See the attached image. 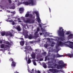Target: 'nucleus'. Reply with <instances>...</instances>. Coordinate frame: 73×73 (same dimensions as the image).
I'll return each mask as SVG.
<instances>
[{"label": "nucleus", "instance_id": "13", "mask_svg": "<svg viewBox=\"0 0 73 73\" xmlns=\"http://www.w3.org/2000/svg\"><path fill=\"white\" fill-rule=\"evenodd\" d=\"M8 47H9V46L4 44H2L0 46L1 48L5 49V48H8Z\"/></svg>", "mask_w": 73, "mask_h": 73}, {"label": "nucleus", "instance_id": "31", "mask_svg": "<svg viewBox=\"0 0 73 73\" xmlns=\"http://www.w3.org/2000/svg\"><path fill=\"white\" fill-rule=\"evenodd\" d=\"M44 46L45 48H46L48 46V44H45L44 45Z\"/></svg>", "mask_w": 73, "mask_h": 73}, {"label": "nucleus", "instance_id": "5", "mask_svg": "<svg viewBox=\"0 0 73 73\" xmlns=\"http://www.w3.org/2000/svg\"><path fill=\"white\" fill-rule=\"evenodd\" d=\"M33 50V49L31 48V47L29 46L25 47V48H24L23 50L25 52L26 54H27V53H29V50Z\"/></svg>", "mask_w": 73, "mask_h": 73}, {"label": "nucleus", "instance_id": "55", "mask_svg": "<svg viewBox=\"0 0 73 73\" xmlns=\"http://www.w3.org/2000/svg\"><path fill=\"white\" fill-rule=\"evenodd\" d=\"M20 39H21V40H24V39L23 38H20Z\"/></svg>", "mask_w": 73, "mask_h": 73}, {"label": "nucleus", "instance_id": "28", "mask_svg": "<svg viewBox=\"0 0 73 73\" xmlns=\"http://www.w3.org/2000/svg\"><path fill=\"white\" fill-rule=\"evenodd\" d=\"M44 64L43 65V67L45 69L46 68V65L45 64V63H43Z\"/></svg>", "mask_w": 73, "mask_h": 73}, {"label": "nucleus", "instance_id": "22", "mask_svg": "<svg viewBox=\"0 0 73 73\" xmlns=\"http://www.w3.org/2000/svg\"><path fill=\"white\" fill-rule=\"evenodd\" d=\"M6 32L5 31H3L1 33V35L2 36H4V35H5Z\"/></svg>", "mask_w": 73, "mask_h": 73}, {"label": "nucleus", "instance_id": "9", "mask_svg": "<svg viewBox=\"0 0 73 73\" xmlns=\"http://www.w3.org/2000/svg\"><path fill=\"white\" fill-rule=\"evenodd\" d=\"M34 13H35L36 15V19L37 20L38 23H41V20H40V17H39V14H38V12L34 11Z\"/></svg>", "mask_w": 73, "mask_h": 73}, {"label": "nucleus", "instance_id": "12", "mask_svg": "<svg viewBox=\"0 0 73 73\" xmlns=\"http://www.w3.org/2000/svg\"><path fill=\"white\" fill-rule=\"evenodd\" d=\"M4 43V44H7V45H11L10 43H9V42L8 41H5V40H3L2 39V40H0V44H2V43Z\"/></svg>", "mask_w": 73, "mask_h": 73}, {"label": "nucleus", "instance_id": "48", "mask_svg": "<svg viewBox=\"0 0 73 73\" xmlns=\"http://www.w3.org/2000/svg\"><path fill=\"white\" fill-rule=\"evenodd\" d=\"M37 73H41V72H40V71L38 70L37 71Z\"/></svg>", "mask_w": 73, "mask_h": 73}, {"label": "nucleus", "instance_id": "54", "mask_svg": "<svg viewBox=\"0 0 73 73\" xmlns=\"http://www.w3.org/2000/svg\"><path fill=\"white\" fill-rule=\"evenodd\" d=\"M43 54H46V53L44 52V53H43Z\"/></svg>", "mask_w": 73, "mask_h": 73}, {"label": "nucleus", "instance_id": "40", "mask_svg": "<svg viewBox=\"0 0 73 73\" xmlns=\"http://www.w3.org/2000/svg\"><path fill=\"white\" fill-rule=\"evenodd\" d=\"M10 42H11V44L10 43H9V44H10V45H12V44H13V42H12V41H10Z\"/></svg>", "mask_w": 73, "mask_h": 73}, {"label": "nucleus", "instance_id": "29", "mask_svg": "<svg viewBox=\"0 0 73 73\" xmlns=\"http://www.w3.org/2000/svg\"><path fill=\"white\" fill-rule=\"evenodd\" d=\"M38 25L40 27V28H41H41H42L43 31H44V30H45V29H42V27H42V26H41V24H39Z\"/></svg>", "mask_w": 73, "mask_h": 73}, {"label": "nucleus", "instance_id": "46", "mask_svg": "<svg viewBox=\"0 0 73 73\" xmlns=\"http://www.w3.org/2000/svg\"><path fill=\"white\" fill-rule=\"evenodd\" d=\"M28 71L29 72H31V71H30L29 69V67H28Z\"/></svg>", "mask_w": 73, "mask_h": 73}, {"label": "nucleus", "instance_id": "64", "mask_svg": "<svg viewBox=\"0 0 73 73\" xmlns=\"http://www.w3.org/2000/svg\"><path fill=\"white\" fill-rule=\"evenodd\" d=\"M30 42V43H32V42H32V41H31V42Z\"/></svg>", "mask_w": 73, "mask_h": 73}, {"label": "nucleus", "instance_id": "61", "mask_svg": "<svg viewBox=\"0 0 73 73\" xmlns=\"http://www.w3.org/2000/svg\"><path fill=\"white\" fill-rule=\"evenodd\" d=\"M52 40H54V39L53 38H51Z\"/></svg>", "mask_w": 73, "mask_h": 73}, {"label": "nucleus", "instance_id": "3", "mask_svg": "<svg viewBox=\"0 0 73 73\" xmlns=\"http://www.w3.org/2000/svg\"><path fill=\"white\" fill-rule=\"evenodd\" d=\"M59 62V60L57 59L53 58V60L49 61L48 62V68H49V66H54L55 64H58Z\"/></svg>", "mask_w": 73, "mask_h": 73}, {"label": "nucleus", "instance_id": "50", "mask_svg": "<svg viewBox=\"0 0 73 73\" xmlns=\"http://www.w3.org/2000/svg\"><path fill=\"white\" fill-rule=\"evenodd\" d=\"M28 42H26V45H28Z\"/></svg>", "mask_w": 73, "mask_h": 73}, {"label": "nucleus", "instance_id": "24", "mask_svg": "<svg viewBox=\"0 0 73 73\" xmlns=\"http://www.w3.org/2000/svg\"><path fill=\"white\" fill-rule=\"evenodd\" d=\"M55 45V43L54 42H52L51 44L50 45V46L53 47L54 46V45Z\"/></svg>", "mask_w": 73, "mask_h": 73}, {"label": "nucleus", "instance_id": "53", "mask_svg": "<svg viewBox=\"0 0 73 73\" xmlns=\"http://www.w3.org/2000/svg\"><path fill=\"white\" fill-rule=\"evenodd\" d=\"M19 23H21L22 22L21 21H18Z\"/></svg>", "mask_w": 73, "mask_h": 73}, {"label": "nucleus", "instance_id": "26", "mask_svg": "<svg viewBox=\"0 0 73 73\" xmlns=\"http://www.w3.org/2000/svg\"><path fill=\"white\" fill-rule=\"evenodd\" d=\"M67 56H69V57L70 58H71V57H73V55L72 54H67Z\"/></svg>", "mask_w": 73, "mask_h": 73}, {"label": "nucleus", "instance_id": "1", "mask_svg": "<svg viewBox=\"0 0 73 73\" xmlns=\"http://www.w3.org/2000/svg\"><path fill=\"white\" fill-rule=\"evenodd\" d=\"M23 34L25 38H28L29 39H32V38L36 39V38L39 37V35L38 33L40 31V28H39L38 27H37L36 28V31L34 34V36H33L31 34L29 36L28 35V31L24 30V29H23Z\"/></svg>", "mask_w": 73, "mask_h": 73}, {"label": "nucleus", "instance_id": "62", "mask_svg": "<svg viewBox=\"0 0 73 73\" xmlns=\"http://www.w3.org/2000/svg\"><path fill=\"white\" fill-rule=\"evenodd\" d=\"M6 21H7V22H9V21H8V20H6Z\"/></svg>", "mask_w": 73, "mask_h": 73}, {"label": "nucleus", "instance_id": "20", "mask_svg": "<svg viewBox=\"0 0 73 73\" xmlns=\"http://www.w3.org/2000/svg\"><path fill=\"white\" fill-rule=\"evenodd\" d=\"M11 7H10L9 8L10 9H14L15 8V4L13 3V5H12Z\"/></svg>", "mask_w": 73, "mask_h": 73}, {"label": "nucleus", "instance_id": "51", "mask_svg": "<svg viewBox=\"0 0 73 73\" xmlns=\"http://www.w3.org/2000/svg\"><path fill=\"white\" fill-rule=\"evenodd\" d=\"M15 73H19V72H17V71H15V72H14Z\"/></svg>", "mask_w": 73, "mask_h": 73}, {"label": "nucleus", "instance_id": "30", "mask_svg": "<svg viewBox=\"0 0 73 73\" xmlns=\"http://www.w3.org/2000/svg\"><path fill=\"white\" fill-rule=\"evenodd\" d=\"M31 62V59H29L27 62V63L28 64H30Z\"/></svg>", "mask_w": 73, "mask_h": 73}, {"label": "nucleus", "instance_id": "16", "mask_svg": "<svg viewBox=\"0 0 73 73\" xmlns=\"http://www.w3.org/2000/svg\"><path fill=\"white\" fill-rule=\"evenodd\" d=\"M15 28L18 31H21V28H20V27L19 26H17Z\"/></svg>", "mask_w": 73, "mask_h": 73}, {"label": "nucleus", "instance_id": "32", "mask_svg": "<svg viewBox=\"0 0 73 73\" xmlns=\"http://www.w3.org/2000/svg\"><path fill=\"white\" fill-rule=\"evenodd\" d=\"M58 73L60 72L61 73H61H63V72H64V71H63V70H58Z\"/></svg>", "mask_w": 73, "mask_h": 73}, {"label": "nucleus", "instance_id": "42", "mask_svg": "<svg viewBox=\"0 0 73 73\" xmlns=\"http://www.w3.org/2000/svg\"><path fill=\"white\" fill-rule=\"evenodd\" d=\"M10 3H11L12 1L11 0H8Z\"/></svg>", "mask_w": 73, "mask_h": 73}, {"label": "nucleus", "instance_id": "15", "mask_svg": "<svg viewBox=\"0 0 73 73\" xmlns=\"http://www.w3.org/2000/svg\"><path fill=\"white\" fill-rule=\"evenodd\" d=\"M68 39H71L73 37V34H70L68 36Z\"/></svg>", "mask_w": 73, "mask_h": 73}, {"label": "nucleus", "instance_id": "14", "mask_svg": "<svg viewBox=\"0 0 73 73\" xmlns=\"http://www.w3.org/2000/svg\"><path fill=\"white\" fill-rule=\"evenodd\" d=\"M31 56L32 57V58H33V59H35V58H36V53H34L33 51L31 54Z\"/></svg>", "mask_w": 73, "mask_h": 73}, {"label": "nucleus", "instance_id": "63", "mask_svg": "<svg viewBox=\"0 0 73 73\" xmlns=\"http://www.w3.org/2000/svg\"><path fill=\"white\" fill-rule=\"evenodd\" d=\"M3 49H0V51H2Z\"/></svg>", "mask_w": 73, "mask_h": 73}, {"label": "nucleus", "instance_id": "10", "mask_svg": "<svg viewBox=\"0 0 73 73\" xmlns=\"http://www.w3.org/2000/svg\"><path fill=\"white\" fill-rule=\"evenodd\" d=\"M44 31H42V28H41V31L42 32L43 35H44V37H46V36H49V35H52V33L50 34L49 33H48L46 32V31L45 30H43Z\"/></svg>", "mask_w": 73, "mask_h": 73}, {"label": "nucleus", "instance_id": "2", "mask_svg": "<svg viewBox=\"0 0 73 73\" xmlns=\"http://www.w3.org/2000/svg\"><path fill=\"white\" fill-rule=\"evenodd\" d=\"M59 64L58 65L55 64V65L54 66H48V68H57V69H61V68H64L66 66V64L64 63L63 61L60 60L59 61Z\"/></svg>", "mask_w": 73, "mask_h": 73}, {"label": "nucleus", "instance_id": "33", "mask_svg": "<svg viewBox=\"0 0 73 73\" xmlns=\"http://www.w3.org/2000/svg\"><path fill=\"white\" fill-rule=\"evenodd\" d=\"M29 17L30 18H32V14H29Z\"/></svg>", "mask_w": 73, "mask_h": 73}, {"label": "nucleus", "instance_id": "17", "mask_svg": "<svg viewBox=\"0 0 73 73\" xmlns=\"http://www.w3.org/2000/svg\"><path fill=\"white\" fill-rule=\"evenodd\" d=\"M51 59V58H50L48 56H46V57H45V59L44 60L45 61H46V60H49Z\"/></svg>", "mask_w": 73, "mask_h": 73}, {"label": "nucleus", "instance_id": "21", "mask_svg": "<svg viewBox=\"0 0 73 73\" xmlns=\"http://www.w3.org/2000/svg\"><path fill=\"white\" fill-rule=\"evenodd\" d=\"M24 40H22L20 42V44L21 46H23L24 45Z\"/></svg>", "mask_w": 73, "mask_h": 73}, {"label": "nucleus", "instance_id": "60", "mask_svg": "<svg viewBox=\"0 0 73 73\" xmlns=\"http://www.w3.org/2000/svg\"><path fill=\"white\" fill-rule=\"evenodd\" d=\"M17 0H15V2H17Z\"/></svg>", "mask_w": 73, "mask_h": 73}, {"label": "nucleus", "instance_id": "49", "mask_svg": "<svg viewBox=\"0 0 73 73\" xmlns=\"http://www.w3.org/2000/svg\"><path fill=\"white\" fill-rule=\"evenodd\" d=\"M7 12H8V13H9L10 12V11L9 10H7Z\"/></svg>", "mask_w": 73, "mask_h": 73}, {"label": "nucleus", "instance_id": "39", "mask_svg": "<svg viewBox=\"0 0 73 73\" xmlns=\"http://www.w3.org/2000/svg\"><path fill=\"white\" fill-rule=\"evenodd\" d=\"M15 22H14V21H13L12 22V25H15Z\"/></svg>", "mask_w": 73, "mask_h": 73}, {"label": "nucleus", "instance_id": "57", "mask_svg": "<svg viewBox=\"0 0 73 73\" xmlns=\"http://www.w3.org/2000/svg\"><path fill=\"white\" fill-rule=\"evenodd\" d=\"M9 17H10V16H8V19H11V18H9Z\"/></svg>", "mask_w": 73, "mask_h": 73}, {"label": "nucleus", "instance_id": "47", "mask_svg": "<svg viewBox=\"0 0 73 73\" xmlns=\"http://www.w3.org/2000/svg\"><path fill=\"white\" fill-rule=\"evenodd\" d=\"M5 49H2V52H5Z\"/></svg>", "mask_w": 73, "mask_h": 73}, {"label": "nucleus", "instance_id": "43", "mask_svg": "<svg viewBox=\"0 0 73 73\" xmlns=\"http://www.w3.org/2000/svg\"><path fill=\"white\" fill-rule=\"evenodd\" d=\"M20 4H21V3L20 2H19L18 3V5H20Z\"/></svg>", "mask_w": 73, "mask_h": 73}, {"label": "nucleus", "instance_id": "25", "mask_svg": "<svg viewBox=\"0 0 73 73\" xmlns=\"http://www.w3.org/2000/svg\"><path fill=\"white\" fill-rule=\"evenodd\" d=\"M29 12H28L25 15V16L26 17H29Z\"/></svg>", "mask_w": 73, "mask_h": 73}, {"label": "nucleus", "instance_id": "59", "mask_svg": "<svg viewBox=\"0 0 73 73\" xmlns=\"http://www.w3.org/2000/svg\"><path fill=\"white\" fill-rule=\"evenodd\" d=\"M49 37H53V36L52 35L50 36Z\"/></svg>", "mask_w": 73, "mask_h": 73}, {"label": "nucleus", "instance_id": "41", "mask_svg": "<svg viewBox=\"0 0 73 73\" xmlns=\"http://www.w3.org/2000/svg\"><path fill=\"white\" fill-rule=\"evenodd\" d=\"M9 61H13V59H12V58H11L10 59H9Z\"/></svg>", "mask_w": 73, "mask_h": 73}, {"label": "nucleus", "instance_id": "35", "mask_svg": "<svg viewBox=\"0 0 73 73\" xmlns=\"http://www.w3.org/2000/svg\"><path fill=\"white\" fill-rule=\"evenodd\" d=\"M11 13H13V15H14V14H15V13H16V12H15V11H14L13 12H11Z\"/></svg>", "mask_w": 73, "mask_h": 73}, {"label": "nucleus", "instance_id": "4", "mask_svg": "<svg viewBox=\"0 0 73 73\" xmlns=\"http://www.w3.org/2000/svg\"><path fill=\"white\" fill-rule=\"evenodd\" d=\"M58 33L59 36L64 37V29H62V28L60 27L59 30L58 31Z\"/></svg>", "mask_w": 73, "mask_h": 73}, {"label": "nucleus", "instance_id": "56", "mask_svg": "<svg viewBox=\"0 0 73 73\" xmlns=\"http://www.w3.org/2000/svg\"><path fill=\"white\" fill-rule=\"evenodd\" d=\"M42 35V33H40V35L41 36V35Z\"/></svg>", "mask_w": 73, "mask_h": 73}, {"label": "nucleus", "instance_id": "52", "mask_svg": "<svg viewBox=\"0 0 73 73\" xmlns=\"http://www.w3.org/2000/svg\"><path fill=\"white\" fill-rule=\"evenodd\" d=\"M15 73H19V72H17V71H15V72H14Z\"/></svg>", "mask_w": 73, "mask_h": 73}, {"label": "nucleus", "instance_id": "18", "mask_svg": "<svg viewBox=\"0 0 73 73\" xmlns=\"http://www.w3.org/2000/svg\"><path fill=\"white\" fill-rule=\"evenodd\" d=\"M19 11L20 13H22L24 12V8H21L19 9Z\"/></svg>", "mask_w": 73, "mask_h": 73}, {"label": "nucleus", "instance_id": "7", "mask_svg": "<svg viewBox=\"0 0 73 73\" xmlns=\"http://www.w3.org/2000/svg\"><path fill=\"white\" fill-rule=\"evenodd\" d=\"M23 22L26 23H29V24H33L35 23V19L31 20L30 19L27 20H23Z\"/></svg>", "mask_w": 73, "mask_h": 73}, {"label": "nucleus", "instance_id": "44", "mask_svg": "<svg viewBox=\"0 0 73 73\" xmlns=\"http://www.w3.org/2000/svg\"><path fill=\"white\" fill-rule=\"evenodd\" d=\"M40 61H43V59L42 58H41L40 60Z\"/></svg>", "mask_w": 73, "mask_h": 73}, {"label": "nucleus", "instance_id": "11", "mask_svg": "<svg viewBox=\"0 0 73 73\" xmlns=\"http://www.w3.org/2000/svg\"><path fill=\"white\" fill-rule=\"evenodd\" d=\"M58 70L54 69L52 68V69H49L48 71V73H49V72H52V73H58Z\"/></svg>", "mask_w": 73, "mask_h": 73}, {"label": "nucleus", "instance_id": "45", "mask_svg": "<svg viewBox=\"0 0 73 73\" xmlns=\"http://www.w3.org/2000/svg\"><path fill=\"white\" fill-rule=\"evenodd\" d=\"M38 49H36L35 50V52H37V51H38Z\"/></svg>", "mask_w": 73, "mask_h": 73}, {"label": "nucleus", "instance_id": "19", "mask_svg": "<svg viewBox=\"0 0 73 73\" xmlns=\"http://www.w3.org/2000/svg\"><path fill=\"white\" fill-rule=\"evenodd\" d=\"M42 57V55L40 54H38L36 56V58L37 59H38L40 58V57Z\"/></svg>", "mask_w": 73, "mask_h": 73}, {"label": "nucleus", "instance_id": "6", "mask_svg": "<svg viewBox=\"0 0 73 73\" xmlns=\"http://www.w3.org/2000/svg\"><path fill=\"white\" fill-rule=\"evenodd\" d=\"M10 32H12V33ZM10 32L8 31L6 32L5 36H10V37H13L14 36V33H13L14 32L13 30H11Z\"/></svg>", "mask_w": 73, "mask_h": 73}, {"label": "nucleus", "instance_id": "8", "mask_svg": "<svg viewBox=\"0 0 73 73\" xmlns=\"http://www.w3.org/2000/svg\"><path fill=\"white\" fill-rule=\"evenodd\" d=\"M64 56L63 55H60L58 54L55 55V54H50V55H49V56L50 57H53L54 58H58V57H61Z\"/></svg>", "mask_w": 73, "mask_h": 73}, {"label": "nucleus", "instance_id": "27", "mask_svg": "<svg viewBox=\"0 0 73 73\" xmlns=\"http://www.w3.org/2000/svg\"><path fill=\"white\" fill-rule=\"evenodd\" d=\"M33 62L34 65H35V66L37 65V64H36V62H35V60H33Z\"/></svg>", "mask_w": 73, "mask_h": 73}, {"label": "nucleus", "instance_id": "37", "mask_svg": "<svg viewBox=\"0 0 73 73\" xmlns=\"http://www.w3.org/2000/svg\"><path fill=\"white\" fill-rule=\"evenodd\" d=\"M13 21V20H10L9 21V22L10 23H12Z\"/></svg>", "mask_w": 73, "mask_h": 73}, {"label": "nucleus", "instance_id": "36", "mask_svg": "<svg viewBox=\"0 0 73 73\" xmlns=\"http://www.w3.org/2000/svg\"><path fill=\"white\" fill-rule=\"evenodd\" d=\"M53 51V50L52 49L50 50V48L49 49V52H52Z\"/></svg>", "mask_w": 73, "mask_h": 73}, {"label": "nucleus", "instance_id": "23", "mask_svg": "<svg viewBox=\"0 0 73 73\" xmlns=\"http://www.w3.org/2000/svg\"><path fill=\"white\" fill-rule=\"evenodd\" d=\"M16 63L14 61H13L12 62V63L11 64V66H13L14 67V66H16Z\"/></svg>", "mask_w": 73, "mask_h": 73}, {"label": "nucleus", "instance_id": "58", "mask_svg": "<svg viewBox=\"0 0 73 73\" xmlns=\"http://www.w3.org/2000/svg\"><path fill=\"white\" fill-rule=\"evenodd\" d=\"M26 61H27V57H26Z\"/></svg>", "mask_w": 73, "mask_h": 73}, {"label": "nucleus", "instance_id": "34", "mask_svg": "<svg viewBox=\"0 0 73 73\" xmlns=\"http://www.w3.org/2000/svg\"><path fill=\"white\" fill-rule=\"evenodd\" d=\"M70 33V32L69 31H67L66 33V35H69V34Z\"/></svg>", "mask_w": 73, "mask_h": 73}, {"label": "nucleus", "instance_id": "38", "mask_svg": "<svg viewBox=\"0 0 73 73\" xmlns=\"http://www.w3.org/2000/svg\"><path fill=\"white\" fill-rule=\"evenodd\" d=\"M14 18H15V19H17L18 20H21L20 18H17V17H14Z\"/></svg>", "mask_w": 73, "mask_h": 73}]
</instances>
